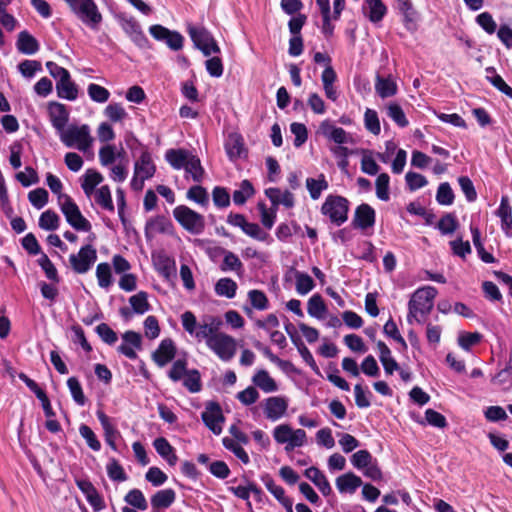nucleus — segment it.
Instances as JSON below:
<instances>
[{
    "label": "nucleus",
    "instance_id": "4be33fe9",
    "mask_svg": "<svg viewBox=\"0 0 512 512\" xmlns=\"http://www.w3.org/2000/svg\"><path fill=\"white\" fill-rule=\"evenodd\" d=\"M265 195L271 201L273 208H276L279 205H283L286 208H292L294 206V196L288 191H282L276 187H270L265 190Z\"/></svg>",
    "mask_w": 512,
    "mask_h": 512
},
{
    "label": "nucleus",
    "instance_id": "4c0bfd02",
    "mask_svg": "<svg viewBox=\"0 0 512 512\" xmlns=\"http://www.w3.org/2000/svg\"><path fill=\"white\" fill-rule=\"evenodd\" d=\"M237 288H238L237 283L233 279L224 277V278H220L216 282L214 290L218 296L232 299L236 295Z\"/></svg>",
    "mask_w": 512,
    "mask_h": 512
},
{
    "label": "nucleus",
    "instance_id": "a19ab883",
    "mask_svg": "<svg viewBox=\"0 0 512 512\" xmlns=\"http://www.w3.org/2000/svg\"><path fill=\"white\" fill-rule=\"evenodd\" d=\"M95 202L104 210L113 212L114 205L112 201L111 191L107 185L98 188L93 195Z\"/></svg>",
    "mask_w": 512,
    "mask_h": 512
},
{
    "label": "nucleus",
    "instance_id": "69168bd1",
    "mask_svg": "<svg viewBox=\"0 0 512 512\" xmlns=\"http://www.w3.org/2000/svg\"><path fill=\"white\" fill-rule=\"evenodd\" d=\"M118 23L120 24L123 31L130 37L141 29L139 23L131 16L125 14H119L116 16Z\"/></svg>",
    "mask_w": 512,
    "mask_h": 512
},
{
    "label": "nucleus",
    "instance_id": "2f4dec72",
    "mask_svg": "<svg viewBox=\"0 0 512 512\" xmlns=\"http://www.w3.org/2000/svg\"><path fill=\"white\" fill-rule=\"evenodd\" d=\"M97 418L104 430L105 440L107 444L113 449L116 450L115 440L118 435V431L115 426L111 423L110 418L101 410L96 412Z\"/></svg>",
    "mask_w": 512,
    "mask_h": 512
},
{
    "label": "nucleus",
    "instance_id": "de8ad7c7",
    "mask_svg": "<svg viewBox=\"0 0 512 512\" xmlns=\"http://www.w3.org/2000/svg\"><path fill=\"white\" fill-rule=\"evenodd\" d=\"M148 295L144 291H140L137 294L129 298V303L136 314H144L150 310V304L148 303Z\"/></svg>",
    "mask_w": 512,
    "mask_h": 512
},
{
    "label": "nucleus",
    "instance_id": "bf43d9fd",
    "mask_svg": "<svg viewBox=\"0 0 512 512\" xmlns=\"http://www.w3.org/2000/svg\"><path fill=\"white\" fill-rule=\"evenodd\" d=\"M458 227V221L455 215L451 213L445 214L437 223V228L443 235H450L455 232Z\"/></svg>",
    "mask_w": 512,
    "mask_h": 512
},
{
    "label": "nucleus",
    "instance_id": "0e129e2a",
    "mask_svg": "<svg viewBox=\"0 0 512 512\" xmlns=\"http://www.w3.org/2000/svg\"><path fill=\"white\" fill-rule=\"evenodd\" d=\"M108 477L117 482H124L127 480V475L123 467L116 459H111L106 466Z\"/></svg>",
    "mask_w": 512,
    "mask_h": 512
},
{
    "label": "nucleus",
    "instance_id": "680f3d73",
    "mask_svg": "<svg viewBox=\"0 0 512 512\" xmlns=\"http://www.w3.org/2000/svg\"><path fill=\"white\" fill-rule=\"evenodd\" d=\"M184 170L187 174L191 175L195 182H200L203 177L204 170L201 166L200 160L195 155H192L189 161L186 163Z\"/></svg>",
    "mask_w": 512,
    "mask_h": 512
},
{
    "label": "nucleus",
    "instance_id": "f8f14e48",
    "mask_svg": "<svg viewBox=\"0 0 512 512\" xmlns=\"http://www.w3.org/2000/svg\"><path fill=\"white\" fill-rule=\"evenodd\" d=\"M149 33L157 41L165 42V44L174 51L182 49L184 38L177 32L156 24L149 27Z\"/></svg>",
    "mask_w": 512,
    "mask_h": 512
},
{
    "label": "nucleus",
    "instance_id": "4468645a",
    "mask_svg": "<svg viewBox=\"0 0 512 512\" xmlns=\"http://www.w3.org/2000/svg\"><path fill=\"white\" fill-rule=\"evenodd\" d=\"M318 133L339 145L353 143L351 134L343 128L335 126L329 119L320 123Z\"/></svg>",
    "mask_w": 512,
    "mask_h": 512
},
{
    "label": "nucleus",
    "instance_id": "79ce46f5",
    "mask_svg": "<svg viewBox=\"0 0 512 512\" xmlns=\"http://www.w3.org/2000/svg\"><path fill=\"white\" fill-rule=\"evenodd\" d=\"M306 187L309 191L310 197L313 200H317L321 193L328 188V182L326 181L325 176L321 174L317 179L307 178Z\"/></svg>",
    "mask_w": 512,
    "mask_h": 512
},
{
    "label": "nucleus",
    "instance_id": "72a5a7b5",
    "mask_svg": "<svg viewBox=\"0 0 512 512\" xmlns=\"http://www.w3.org/2000/svg\"><path fill=\"white\" fill-rule=\"evenodd\" d=\"M225 150L230 160L239 159L244 153L243 138L236 133L229 134L225 142Z\"/></svg>",
    "mask_w": 512,
    "mask_h": 512
},
{
    "label": "nucleus",
    "instance_id": "c85d7f7f",
    "mask_svg": "<svg viewBox=\"0 0 512 512\" xmlns=\"http://www.w3.org/2000/svg\"><path fill=\"white\" fill-rule=\"evenodd\" d=\"M361 485V478L352 472L345 473L336 479V487L340 493L352 494Z\"/></svg>",
    "mask_w": 512,
    "mask_h": 512
},
{
    "label": "nucleus",
    "instance_id": "ea45409f",
    "mask_svg": "<svg viewBox=\"0 0 512 512\" xmlns=\"http://www.w3.org/2000/svg\"><path fill=\"white\" fill-rule=\"evenodd\" d=\"M307 312L311 317L323 319L327 312V307L320 294H314L307 303Z\"/></svg>",
    "mask_w": 512,
    "mask_h": 512
},
{
    "label": "nucleus",
    "instance_id": "774afa93",
    "mask_svg": "<svg viewBox=\"0 0 512 512\" xmlns=\"http://www.w3.org/2000/svg\"><path fill=\"white\" fill-rule=\"evenodd\" d=\"M189 370H187V361L185 359L176 360L171 369L168 372V377L174 381L178 382L183 380Z\"/></svg>",
    "mask_w": 512,
    "mask_h": 512
},
{
    "label": "nucleus",
    "instance_id": "4d7b16f0",
    "mask_svg": "<svg viewBox=\"0 0 512 512\" xmlns=\"http://www.w3.org/2000/svg\"><path fill=\"white\" fill-rule=\"evenodd\" d=\"M364 126L373 135H379L381 132L380 120L378 113L370 108H367L364 113Z\"/></svg>",
    "mask_w": 512,
    "mask_h": 512
},
{
    "label": "nucleus",
    "instance_id": "39448f33",
    "mask_svg": "<svg viewBox=\"0 0 512 512\" xmlns=\"http://www.w3.org/2000/svg\"><path fill=\"white\" fill-rule=\"evenodd\" d=\"M58 204L67 223L72 228L83 232L91 230V223L82 215L78 205L69 195H60L58 197Z\"/></svg>",
    "mask_w": 512,
    "mask_h": 512
},
{
    "label": "nucleus",
    "instance_id": "1a4fd4ad",
    "mask_svg": "<svg viewBox=\"0 0 512 512\" xmlns=\"http://www.w3.org/2000/svg\"><path fill=\"white\" fill-rule=\"evenodd\" d=\"M156 171L151 153L145 149L134 163V175L131 187L134 190H142L144 182L154 176Z\"/></svg>",
    "mask_w": 512,
    "mask_h": 512
},
{
    "label": "nucleus",
    "instance_id": "c03bdc74",
    "mask_svg": "<svg viewBox=\"0 0 512 512\" xmlns=\"http://www.w3.org/2000/svg\"><path fill=\"white\" fill-rule=\"evenodd\" d=\"M38 224L43 230L54 231L60 225V217L56 212L46 210L40 215Z\"/></svg>",
    "mask_w": 512,
    "mask_h": 512
},
{
    "label": "nucleus",
    "instance_id": "dca6fc26",
    "mask_svg": "<svg viewBox=\"0 0 512 512\" xmlns=\"http://www.w3.org/2000/svg\"><path fill=\"white\" fill-rule=\"evenodd\" d=\"M375 221V210L369 204L362 203L355 209L352 225L354 228L366 230L373 227L375 225Z\"/></svg>",
    "mask_w": 512,
    "mask_h": 512
},
{
    "label": "nucleus",
    "instance_id": "ddd939ff",
    "mask_svg": "<svg viewBox=\"0 0 512 512\" xmlns=\"http://www.w3.org/2000/svg\"><path fill=\"white\" fill-rule=\"evenodd\" d=\"M289 406V400L285 396H272L264 401L263 409L265 417L270 421H278L283 418Z\"/></svg>",
    "mask_w": 512,
    "mask_h": 512
},
{
    "label": "nucleus",
    "instance_id": "052dcab7",
    "mask_svg": "<svg viewBox=\"0 0 512 512\" xmlns=\"http://www.w3.org/2000/svg\"><path fill=\"white\" fill-rule=\"evenodd\" d=\"M104 115L112 122H120L127 117V112L120 103H110L105 107Z\"/></svg>",
    "mask_w": 512,
    "mask_h": 512
},
{
    "label": "nucleus",
    "instance_id": "393cba45",
    "mask_svg": "<svg viewBox=\"0 0 512 512\" xmlns=\"http://www.w3.org/2000/svg\"><path fill=\"white\" fill-rule=\"evenodd\" d=\"M375 91L382 99L392 97L397 94L398 86L391 75L388 77L376 76Z\"/></svg>",
    "mask_w": 512,
    "mask_h": 512
},
{
    "label": "nucleus",
    "instance_id": "f03ea898",
    "mask_svg": "<svg viewBox=\"0 0 512 512\" xmlns=\"http://www.w3.org/2000/svg\"><path fill=\"white\" fill-rule=\"evenodd\" d=\"M61 142L68 148L88 153L93 145L90 127L87 124L69 125L59 134Z\"/></svg>",
    "mask_w": 512,
    "mask_h": 512
},
{
    "label": "nucleus",
    "instance_id": "9d476101",
    "mask_svg": "<svg viewBox=\"0 0 512 512\" xmlns=\"http://www.w3.org/2000/svg\"><path fill=\"white\" fill-rule=\"evenodd\" d=\"M207 347L224 362L230 361L236 354V340L223 332L218 333L208 341Z\"/></svg>",
    "mask_w": 512,
    "mask_h": 512
},
{
    "label": "nucleus",
    "instance_id": "7ed1b4c3",
    "mask_svg": "<svg viewBox=\"0 0 512 512\" xmlns=\"http://www.w3.org/2000/svg\"><path fill=\"white\" fill-rule=\"evenodd\" d=\"M77 18L92 30H98L103 16L94 0H64Z\"/></svg>",
    "mask_w": 512,
    "mask_h": 512
},
{
    "label": "nucleus",
    "instance_id": "13d9d810",
    "mask_svg": "<svg viewBox=\"0 0 512 512\" xmlns=\"http://www.w3.org/2000/svg\"><path fill=\"white\" fill-rule=\"evenodd\" d=\"M154 263L157 271L165 278H168L175 268L174 261L164 254L154 257Z\"/></svg>",
    "mask_w": 512,
    "mask_h": 512
},
{
    "label": "nucleus",
    "instance_id": "e2e57ef3",
    "mask_svg": "<svg viewBox=\"0 0 512 512\" xmlns=\"http://www.w3.org/2000/svg\"><path fill=\"white\" fill-rule=\"evenodd\" d=\"M436 200L440 205L449 206L454 201V193L449 183H441L437 189Z\"/></svg>",
    "mask_w": 512,
    "mask_h": 512
},
{
    "label": "nucleus",
    "instance_id": "5fc2aeb1",
    "mask_svg": "<svg viewBox=\"0 0 512 512\" xmlns=\"http://www.w3.org/2000/svg\"><path fill=\"white\" fill-rule=\"evenodd\" d=\"M380 170V166L373 158V153L370 150H363L361 158V171L368 175H376Z\"/></svg>",
    "mask_w": 512,
    "mask_h": 512
},
{
    "label": "nucleus",
    "instance_id": "a18cd8bd",
    "mask_svg": "<svg viewBox=\"0 0 512 512\" xmlns=\"http://www.w3.org/2000/svg\"><path fill=\"white\" fill-rule=\"evenodd\" d=\"M296 291L300 295H306L315 287L310 275L301 271H295Z\"/></svg>",
    "mask_w": 512,
    "mask_h": 512
},
{
    "label": "nucleus",
    "instance_id": "8fccbe9b",
    "mask_svg": "<svg viewBox=\"0 0 512 512\" xmlns=\"http://www.w3.org/2000/svg\"><path fill=\"white\" fill-rule=\"evenodd\" d=\"M387 115L388 117L395 122L399 127L404 128L408 126L409 121L406 118V115L402 109V107L397 103H390L387 105Z\"/></svg>",
    "mask_w": 512,
    "mask_h": 512
},
{
    "label": "nucleus",
    "instance_id": "3c124183",
    "mask_svg": "<svg viewBox=\"0 0 512 512\" xmlns=\"http://www.w3.org/2000/svg\"><path fill=\"white\" fill-rule=\"evenodd\" d=\"M242 268L243 264L239 257L235 253L227 250L223 255V262L220 265V269L223 272L234 271L239 273L242 271Z\"/></svg>",
    "mask_w": 512,
    "mask_h": 512
},
{
    "label": "nucleus",
    "instance_id": "338daca9",
    "mask_svg": "<svg viewBox=\"0 0 512 512\" xmlns=\"http://www.w3.org/2000/svg\"><path fill=\"white\" fill-rule=\"evenodd\" d=\"M183 385L191 392L197 393L201 390V377L196 369L189 370L183 379Z\"/></svg>",
    "mask_w": 512,
    "mask_h": 512
},
{
    "label": "nucleus",
    "instance_id": "6e6552de",
    "mask_svg": "<svg viewBox=\"0 0 512 512\" xmlns=\"http://www.w3.org/2000/svg\"><path fill=\"white\" fill-rule=\"evenodd\" d=\"M187 32L194 44L204 56L219 54L220 47L212 34L203 26L187 24Z\"/></svg>",
    "mask_w": 512,
    "mask_h": 512
},
{
    "label": "nucleus",
    "instance_id": "864d4df0",
    "mask_svg": "<svg viewBox=\"0 0 512 512\" xmlns=\"http://www.w3.org/2000/svg\"><path fill=\"white\" fill-rule=\"evenodd\" d=\"M222 442L224 447L231 451L243 464H248L250 462L247 452L235 439L225 437Z\"/></svg>",
    "mask_w": 512,
    "mask_h": 512
},
{
    "label": "nucleus",
    "instance_id": "6ab92c4d",
    "mask_svg": "<svg viewBox=\"0 0 512 512\" xmlns=\"http://www.w3.org/2000/svg\"><path fill=\"white\" fill-rule=\"evenodd\" d=\"M76 485L79 490L85 495L88 503L95 511H100L104 508V502L94 485L85 479H77Z\"/></svg>",
    "mask_w": 512,
    "mask_h": 512
},
{
    "label": "nucleus",
    "instance_id": "20e7f679",
    "mask_svg": "<svg viewBox=\"0 0 512 512\" xmlns=\"http://www.w3.org/2000/svg\"><path fill=\"white\" fill-rule=\"evenodd\" d=\"M275 442L284 445V450L289 453L295 448L307 444V434L303 429H293L289 424H279L272 432Z\"/></svg>",
    "mask_w": 512,
    "mask_h": 512
},
{
    "label": "nucleus",
    "instance_id": "cd10ccee",
    "mask_svg": "<svg viewBox=\"0 0 512 512\" xmlns=\"http://www.w3.org/2000/svg\"><path fill=\"white\" fill-rule=\"evenodd\" d=\"M103 181V176L100 172L94 169H87L81 177V188L85 195L90 198L97 190L96 187Z\"/></svg>",
    "mask_w": 512,
    "mask_h": 512
},
{
    "label": "nucleus",
    "instance_id": "c9c22d12",
    "mask_svg": "<svg viewBox=\"0 0 512 512\" xmlns=\"http://www.w3.org/2000/svg\"><path fill=\"white\" fill-rule=\"evenodd\" d=\"M175 498L176 494L173 489L159 490L151 497V505L154 509L168 508Z\"/></svg>",
    "mask_w": 512,
    "mask_h": 512
},
{
    "label": "nucleus",
    "instance_id": "423d86ee",
    "mask_svg": "<svg viewBox=\"0 0 512 512\" xmlns=\"http://www.w3.org/2000/svg\"><path fill=\"white\" fill-rule=\"evenodd\" d=\"M348 212L349 201L339 195H328L321 207V213L337 226L347 221Z\"/></svg>",
    "mask_w": 512,
    "mask_h": 512
},
{
    "label": "nucleus",
    "instance_id": "6e6d98bb",
    "mask_svg": "<svg viewBox=\"0 0 512 512\" xmlns=\"http://www.w3.org/2000/svg\"><path fill=\"white\" fill-rule=\"evenodd\" d=\"M87 93L90 99L96 103H105L110 98L109 90L95 83H90L88 85Z\"/></svg>",
    "mask_w": 512,
    "mask_h": 512
},
{
    "label": "nucleus",
    "instance_id": "37998d69",
    "mask_svg": "<svg viewBox=\"0 0 512 512\" xmlns=\"http://www.w3.org/2000/svg\"><path fill=\"white\" fill-rule=\"evenodd\" d=\"M376 196L381 201L390 199V176L387 173H380L375 181Z\"/></svg>",
    "mask_w": 512,
    "mask_h": 512
},
{
    "label": "nucleus",
    "instance_id": "f257e3e1",
    "mask_svg": "<svg viewBox=\"0 0 512 512\" xmlns=\"http://www.w3.org/2000/svg\"><path fill=\"white\" fill-rule=\"evenodd\" d=\"M437 289L433 286H424L418 288L411 296L408 303L407 321L412 324L413 321L422 322L434 306V300L437 296Z\"/></svg>",
    "mask_w": 512,
    "mask_h": 512
},
{
    "label": "nucleus",
    "instance_id": "a211bd4d",
    "mask_svg": "<svg viewBox=\"0 0 512 512\" xmlns=\"http://www.w3.org/2000/svg\"><path fill=\"white\" fill-rule=\"evenodd\" d=\"M173 224L167 217L158 215L150 218L145 225V236L152 239L157 234H169L172 231Z\"/></svg>",
    "mask_w": 512,
    "mask_h": 512
},
{
    "label": "nucleus",
    "instance_id": "9b49d317",
    "mask_svg": "<svg viewBox=\"0 0 512 512\" xmlns=\"http://www.w3.org/2000/svg\"><path fill=\"white\" fill-rule=\"evenodd\" d=\"M96 260L97 251L91 244L82 246L78 253L69 256L70 266L77 274L87 273L95 264Z\"/></svg>",
    "mask_w": 512,
    "mask_h": 512
},
{
    "label": "nucleus",
    "instance_id": "49530a36",
    "mask_svg": "<svg viewBox=\"0 0 512 512\" xmlns=\"http://www.w3.org/2000/svg\"><path fill=\"white\" fill-rule=\"evenodd\" d=\"M96 277L98 285L108 289L113 283L111 266L106 262L99 263L96 267Z\"/></svg>",
    "mask_w": 512,
    "mask_h": 512
},
{
    "label": "nucleus",
    "instance_id": "0eeeda50",
    "mask_svg": "<svg viewBox=\"0 0 512 512\" xmlns=\"http://www.w3.org/2000/svg\"><path fill=\"white\" fill-rule=\"evenodd\" d=\"M175 220L189 233L199 235L205 229V218L203 215L192 210L188 206L179 205L173 209Z\"/></svg>",
    "mask_w": 512,
    "mask_h": 512
},
{
    "label": "nucleus",
    "instance_id": "412c9836",
    "mask_svg": "<svg viewBox=\"0 0 512 512\" xmlns=\"http://www.w3.org/2000/svg\"><path fill=\"white\" fill-rule=\"evenodd\" d=\"M176 355V347L171 339H163L153 353V360L159 367L167 365Z\"/></svg>",
    "mask_w": 512,
    "mask_h": 512
},
{
    "label": "nucleus",
    "instance_id": "f704fd0d",
    "mask_svg": "<svg viewBox=\"0 0 512 512\" xmlns=\"http://www.w3.org/2000/svg\"><path fill=\"white\" fill-rule=\"evenodd\" d=\"M17 49L25 55H33L39 50L38 41L27 31H22L18 35Z\"/></svg>",
    "mask_w": 512,
    "mask_h": 512
},
{
    "label": "nucleus",
    "instance_id": "a878e982",
    "mask_svg": "<svg viewBox=\"0 0 512 512\" xmlns=\"http://www.w3.org/2000/svg\"><path fill=\"white\" fill-rule=\"evenodd\" d=\"M304 475L320 490L324 496H328L332 492L331 485L326 476L317 468L309 467L305 470Z\"/></svg>",
    "mask_w": 512,
    "mask_h": 512
},
{
    "label": "nucleus",
    "instance_id": "2eb2a0df",
    "mask_svg": "<svg viewBox=\"0 0 512 512\" xmlns=\"http://www.w3.org/2000/svg\"><path fill=\"white\" fill-rule=\"evenodd\" d=\"M202 420L205 425L216 435L222 432V424L224 422V416L222 409L218 403L209 402L205 410L202 412Z\"/></svg>",
    "mask_w": 512,
    "mask_h": 512
},
{
    "label": "nucleus",
    "instance_id": "473e14b6",
    "mask_svg": "<svg viewBox=\"0 0 512 512\" xmlns=\"http://www.w3.org/2000/svg\"><path fill=\"white\" fill-rule=\"evenodd\" d=\"M387 8L382 0H365L364 13L371 22H379L383 19Z\"/></svg>",
    "mask_w": 512,
    "mask_h": 512
},
{
    "label": "nucleus",
    "instance_id": "7c9ffc66",
    "mask_svg": "<svg viewBox=\"0 0 512 512\" xmlns=\"http://www.w3.org/2000/svg\"><path fill=\"white\" fill-rule=\"evenodd\" d=\"M193 154L185 149H169L165 153L166 161L176 170L184 169Z\"/></svg>",
    "mask_w": 512,
    "mask_h": 512
},
{
    "label": "nucleus",
    "instance_id": "e433bc0d",
    "mask_svg": "<svg viewBox=\"0 0 512 512\" xmlns=\"http://www.w3.org/2000/svg\"><path fill=\"white\" fill-rule=\"evenodd\" d=\"M253 383L265 393L275 392L278 386L266 370H259L252 378Z\"/></svg>",
    "mask_w": 512,
    "mask_h": 512
},
{
    "label": "nucleus",
    "instance_id": "bb28decb",
    "mask_svg": "<svg viewBox=\"0 0 512 512\" xmlns=\"http://www.w3.org/2000/svg\"><path fill=\"white\" fill-rule=\"evenodd\" d=\"M153 446L156 452L170 465L175 466L178 457L175 453L174 447L164 437H158L153 441Z\"/></svg>",
    "mask_w": 512,
    "mask_h": 512
},
{
    "label": "nucleus",
    "instance_id": "f3484780",
    "mask_svg": "<svg viewBox=\"0 0 512 512\" xmlns=\"http://www.w3.org/2000/svg\"><path fill=\"white\" fill-rule=\"evenodd\" d=\"M49 119L58 135L66 128L69 113L64 104L51 102L48 106Z\"/></svg>",
    "mask_w": 512,
    "mask_h": 512
},
{
    "label": "nucleus",
    "instance_id": "c756f323",
    "mask_svg": "<svg viewBox=\"0 0 512 512\" xmlns=\"http://www.w3.org/2000/svg\"><path fill=\"white\" fill-rule=\"evenodd\" d=\"M58 97L69 101H74L78 97V89L76 84L71 80L70 74L60 79L56 83Z\"/></svg>",
    "mask_w": 512,
    "mask_h": 512
},
{
    "label": "nucleus",
    "instance_id": "5701e85b",
    "mask_svg": "<svg viewBox=\"0 0 512 512\" xmlns=\"http://www.w3.org/2000/svg\"><path fill=\"white\" fill-rule=\"evenodd\" d=\"M221 325V321L210 317L207 320H205L203 323L198 324L197 331L195 332L194 336L198 340H205L206 345H208V341L213 338L215 335H217L219 332V328Z\"/></svg>",
    "mask_w": 512,
    "mask_h": 512
},
{
    "label": "nucleus",
    "instance_id": "603ef678",
    "mask_svg": "<svg viewBox=\"0 0 512 512\" xmlns=\"http://www.w3.org/2000/svg\"><path fill=\"white\" fill-rule=\"evenodd\" d=\"M125 502L129 504L130 506L145 511L148 508V503L146 501V498L141 490L139 489H132L130 490L125 498Z\"/></svg>",
    "mask_w": 512,
    "mask_h": 512
},
{
    "label": "nucleus",
    "instance_id": "aec40b11",
    "mask_svg": "<svg viewBox=\"0 0 512 512\" xmlns=\"http://www.w3.org/2000/svg\"><path fill=\"white\" fill-rule=\"evenodd\" d=\"M141 348V336L134 331H127L122 335V343L118 351L129 359L137 357L136 349Z\"/></svg>",
    "mask_w": 512,
    "mask_h": 512
},
{
    "label": "nucleus",
    "instance_id": "09e8293b",
    "mask_svg": "<svg viewBox=\"0 0 512 512\" xmlns=\"http://www.w3.org/2000/svg\"><path fill=\"white\" fill-rule=\"evenodd\" d=\"M254 188L250 181L243 180L239 189L233 193V201L236 205H243L245 202L254 195Z\"/></svg>",
    "mask_w": 512,
    "mask_h": 512
},
{
    "label": "nucleus",
    "instance_id": "58836bf2",
    "mask_svg": "<svg viewBox=\"0 0 512 512\" xmlns=\"http://www.w3.org/2000/svg\"><path fill=\"white\" fill-rule=\"evenodd\" d=\"M123 154L124 150L122 148L118 150L115 145L106 144L99 150V161L102 166L107 167L113 164L116 159L121 157Z\"/></svg>",
    "mask_w": 512,
    "mask_h": 512
},
{
    "label": "nucleus",
    "instance_id": "b1692460",
    "mask_svg": "<svg viewBox=\"0 0 512 512\" xmlns=\"http://www.w3.org/2000/svg\"><path fill=\"white\" fill-rule=\"evenodd\" d=\"M496 215L501 220V228L509 237L512 236V208L507 196H502Z\"/></svg>",
    "mask_w": 512,
    "mask_h": 512
}]
</instances>
